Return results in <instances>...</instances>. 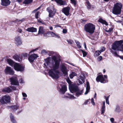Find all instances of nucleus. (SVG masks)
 <instances>
[{"label":"nucleus","instance_id":"49","mask_svg":"<svg viewBox=\"0 0 123 123\" xmlns=\"http://www.w3.org/2000/svg\"><path fill=\"white\" fill-rule=\"evenodd\" d=\"M102 59V57L101 56H99L98 59L97 60L99 61H101Z\"/></svg>","mask_w":123,"mask_h":123},{"label":"nucleus","instance_id":"2","mask_svg":"<svg viewBox=\"0 0 123 123\" xmlns=\"http://www.w3.org/2000/svg\"><path fill=\"white\" fill-rule=\"evenodd\" d=\"M84 29L86 32L88 33L86 34V36L89 38L91 39V36L94 32L95 29V26L92 23H87L85 25Z\"/></svg>","mask_w":123,"mask_h":123},{"label":"nucleus","instance_id":"57","mask_svg":"<svg viewBox=\"0 0 123 123\" xmlns=\"http://www.w3.org/2000/svg\"><path fill=\"white\" fill-rule=\"evenodd\" d=\"M62 32L64 34L66 33L67 32V30L66 29H63V30Z\"/></svg>","mask_w":123,"mask_h":123},{"label":"nucleus","instance_id":"52","mask_svg":"<svg viewBox=\"0 0 123 123\" xmlns=\"http://www.w3.org/2000/svg\"><path fill=\"white\" fill-rule=\"evenodd\" d=\"M105 47H103L101 48V50L99 51H100V52H101H101H103L105 51Z\"/></svg>","mask_w":123,"mask_h":123},{"label":"nucleus","instance_id":"16","mask_svg":"<svg viewBox=\"0 0 123 123\" xmlns=\"http://www.w3.org/2000/svg\"><path fill=\"white\" fill-rule=\"evenodd\" d=\"M1 5L3 6H7L10 4V1L9 0H1Z\"/></svg>","mask_w":123,"mask_h":123},{"label":"nucleus","instance_id":"62","mask_svg":"<svg viewBox=\"0 0 123 123\" xmlns=\"http://www.w3.org/2000/svg\"><path fill=\"white\" fill-rule=\"evenodd\" d=\"M55 37L57 38H60V36L58 34H55Z\"/></svg>","mask_w":123,"mask_h":123},{"label":"nucleus","instance_id":"13","mask_svg":"<svg viewBox=\"0 0 123 123\" xmlns=\"http://www.w3.org/2000/svg\"><path fill=\"white\" fill-rule=\"evenodd\" d=\"M69 89L71 92H76L79 91L78 87L75 85L72 84L69 87Z\"/></svg>","mask_w":123,"mask_h":123},{"label":"nucleus","instance_id":"51","mask_svg":"<svg viewBox=\"0 0 123 123\" xmlns=\"http://www.w3.org/2000/svg\"><path fill=\"white\" fill-rule=\"evenodd\" d=\"M67 81L69 84H71L72 83V82L69 78L67 79Z\"/></svg>","mask_w":123,"mask_h":123},{"label":"nucleus","instance_id":"20","mask_svg":"<svg viewBox=\"0 0 123 123\" xmlns=\"http://www.w3.org/2000/svg\"><path fill=\"white\" fill-rule=\"evenodd\" d=\"M26 30L29 32H33L37 31V29L36 28L31 27L28 28Z\"/></svg>","mask_w":123,"mask_h":123},{"label":"nucleus","instance_id":"53","mask_svg":"<svg viewBox=\"0 0 123 123\" xmlns=\"http://www.w3.org/2000/svg\"><path fill=\"white\" fill-rule=\"evenodd\" d=\"M38 48H36V49H35L32 50L30 51V53H31L32 52H34L35 51H36L37 50H38Z\"/></svg>","mask_w":123,"mask_h":123},{"label":"nucleus","instance_id":"36","mask_svg":"<svg viewBox=\"0 0 123 123\" xmlns=\"http://www.w3.org/2000/svg\"><path fill=\"white\" fill-rule=\"evenodd\" d=\"M101 53V52L99 51H95L94 55L96 56H99Z\"/></svg>","mask_w":123,"mask_h":123},{"label":"nucleus","instance_id":"58","mask_svg":"<svg viewBox=\"0 0 123 123\" xmlns=\"http://www.w3.org/2000/svg\"><path fill=\"white\" fill-rule=\"evenodd\" d=\"M17 31L19 33H21L22 32V30L21 29L19 28H18Z\"/></svg>","mask_w":123,"mask_h":123},{"label":"nucleus","instance_id":"28","mask_svg":"<svg viewBox=\"0 0 123 123\" xmlns=\"http://www.w3.org/2000/svg\"><path fill=\"white\" fill-rule=\"evenodd\" d=\"M32 1V0H25L23 3L25 4L28 5L31 3Z\"/></svg>","mask_w":123,"mask_h":123},{"label":"nucleus","instance_id":"47","mask_svg":"<svg viewBox=\"0 0 123 123\" xmlns=\"http://www.w3.org/2000/svg\"><path fill=\"white\" fill-rule=\"evenodd\" d=\"M22 55L23 56V57H27L28 55V54L27 53H23L22 54Z\"/></svg>","mask_w":123,"mask_h":123},{"label":"nucleus","instance_id":"8","mask_svg":"<svg viewBox=\"0 0 123 123\" xmlns=\"http://www.w3.org/2000/svg\"><path fill=\"white\" fill-rule=\"evenodd\" d=\"M9 80L11 82V84L14 86H19V82L17 78L16 77H12L10 78Z\"/></svg>","mask_w":123,"mask_h":123},{"label":"nucleus","instance_id":"61","mask_svg":"<svg viewBox=\"0 0 123 123\" xmlns=\"http://www.w3.org/2000/svg\"><path fill=\"white\" fill-rule=\"evenodd\" d=\"M22 94L23 96L24 97H27V95L25 93H24V92L22 93Z\"/></svg>","mask_w":123,"mask_h":123},{"label":"nucleus","instance_id":"26","mask_svg":"<svg viewBox=\"0 0 123 123\" xmlns=\"http://www.w3.org/2000/svg\"><path fill=\"white\" fill-rule=\"evenodd\" d=\"M13 58L15 60L18 61V62L20 60V56L17 54H15L13 56Z\"/></svg>","mask_w":123,"mask_h":123},{"label":"nucleus","instance_id":"31","mask_svg":"<svg viewBox=\"0 0 123 123\" xmlns=\"http://www.w3.org/2000/svg\"><path fill=\"white\" fill-rule=\"evenodd\" d=\"M77 75V74L74 72H72L69 75V77L71 79H72L74 76Z\"/></svg>","mask_w":123,"mask_h":123},{"label":"nucleus","instance_id":"10","mask_svg":"<svg viewBox=\"0 0 123 123\" xmlns=\"http://www.w3.org/2000/svg\"><path fill=\"white\" fill-rule=\"evenodd\" d=\"M96 80L97 82H100L101 83H105L107 82L108 80H105L103 77V75H99L97 77Z\"/></svg>","mask_w":123,"mask_h":123},{"label":"nucleus","instance_id":"29","mask_svg":"<svg viewBox=\"0 0 123 123\" xmlns=\"http://www.w3.org/2000/svg\"><path fill=\"white\" fill-rule=\"evenodd\" d=\"M83 90H82L80 91H77L75 95L76 97H78L80 95H81L83 93Z\"/></svg>","mask_w":123,"mask_h":123},{"label":"nucleus","instance_id":"32","mask_svg":"<svg viewBox=\"0 0 123 123\" xmlns=\"http://www.w3.org/2000/svg\"><path fill=\"white\" fill-rule=\"evenodd\" d=\"M80 50L81 51L82 53L83 57H85L87 55V53L86 52L82 49H80Z\"/></svg>","mask_w":123,"mask_h":123},{"label":"nucleus","instance_id":"3","mask_svg":"<svg viewBox=\"0 0 123 123\" xmlns=\"http://www.w3.org/2000/svg\"><path fill=\"white\" fill-rule=\"evenodd\" d=\"M122 6L121 3H117L114 5L112 9V13L114 14L118 15L120 14Z\"/></svg>","mask_w":123,"mask_h":123},{"label":"nucleus","instance_id":"43","mask_svg":"<svg viewBox=\"0 0 123 123\" xmlns=\"http://www.w3.org/2000/svg\"><path fill=\"white\" fill-rule=\"evenodd\" d=\"M41 8V6H39L37 8L35 9V10H34L33 11H32V13H35V12H37L38 10L39 9Z\"/></svg>","mask_w":123,"mask_h":123},{"label":"nucleus","instance_id":"4","mask_svg":"<svg viewBox=\"0 0 123 123\" xmlns=\"http://www.w3.org/2000/svg\"><path fill=\"white\" fill-rule=\"evenodd\" d=\"M46 10L49 13V17L50 18H53L57 12V10L54 6H50L47 8Z\"/></svg>","mask_w":123,"mask_h":123},{"label":"nucleus","instance_id":"38","mask_svg":"<svg viewBox=\"0 0 123 123\" xmlns=\"http://www.w3.org/2000/svg\"><path fill=\"white\" fill-rule=\"evenodd\" d=\"M115 111L117 112H119L121 111L120 108L119 106H117L116 108Z\"/></svg>","mask_w":123,"mask_h":123},{"label":"nucleus","instance_id":"35","mask_svg":"<svg viewBox=\"0 0 123 123\" xmlns=\"http://www.w3.org/2000/svg\"><path fill=\"white\" fill-rule=\"evenodd\" d=\"M86 89L89 90L90 89V87L89 85V82L88 81H87L86 82Z\"/></svg>","mask_w":123,"mask_h":123},{"label":"nucleus","instance_id":"22","mask_svg":"<svg viewBox=\"0 0 123 123\" xmlns=\"http://www.w3.org/2000/svg\"><path fill=\"white\" fill-rule=\"evenodd\" d=\"M44 29L43 27V26H40L39 28V30L38 31V34H44Z\"/></svg>","mask_w":123,"mask_h":123},{"label":"nucleus","instance_id":"19","mask_svg":"<svg viewBox=\"0 0 123 123\" xmlns=\"http://www.w3.org/2000/svg\"><path fill=\"white\" fill-rule=\"evenodd\" d=\"M67 91V87L66 85H64L62 86L60 89V92L62 94H64Z\"/></svg>","mask_w":123,"mask_h":123},{"label":"nucleus","instance_id":"12","mask_svg":"<svg viewBox=\"0 0 123 123\" xmlns=\"http://www.w3.org/2000/svg\"><path fill=\"white\" fill-rule=\"evenodd\" d=\"M38 57V56L37 54L34 53L31 55L29 57L28 59L29 62L31 63L33 62L34 60Z\"/></svg>","mask_w":123,"mask_h":123},{"label":"nucleus","instance_id":"59","mask_svg":"<svg viewBox=\"0 0 123 123\" xmlns=\"http://www.w3.org/2000/svg\"><path fill=\"white\" fill-rule=\"evenodd\" d=\"M91 102L92 105H95V103L94 101V99L93 98H92L91 99Z\"/></svg>","mask_w":123,"mask_h":123},{"label":"nucleus","instance_id":"37","mask_svg":"<svg viewBox=\"0 0 123 123\" xmlns=\"http://www.w3.org/2000/svg\"><path fill=\"white\" fill-rule=\"evenodd\" d=\"M105 111V107L102 106L101 110V114H103L104 113Z\"/></svg>","mask_w":123,"mask_h":123},{"label":"nucleus","instance_id":"7","mask_svg":"<svg viewBox=\"0 0 123 123\" xmlns=\"http://www.w3.org/2000/svg\"><path fill=\"white\" fill-rule=\"evenodd\" d=\"M14 70L17 71H23L25 69V67L22 64L16 62L13 66Z\"/></svg>","mask_w":123,"mask_h":123},{"label":"nucleus","instance_id":"54","mask_svg":"<svg viewBox=\"0 0 123 123\" xmlns=\"http://www.w3.org/2000/svg\"><path fill=\"white\" fill-rule=\"evenodd\" d=\"M50 35H51L52 37H55V33L54 32H53L51 31L50 33Z\"/></svg>","mask_w":123,"mask_h":123},{"label":"nucleus","instance_id":"55","mask_svg":"<svg viewBox=\"0 0 123 123\" xmlns=\"http://www.w3.org/2000/svg\"><path fill=\"white\" fill-rule=\"evenodd\" d=\"M113 28H109L108 30H106V31L107 32H111L113 30Z\"/></svg>","mask_w":123,"mask_h":123},{"label":"nucleus","instance_id":"18","mask_svg":"<svg viewBox=\"0 0 123 123\" xmlns=\"http://www.w3.org/2000/svg\"><path fill=\"white\" fill-rule=\"evenodd\" d=\"M6 61L12 67H13L15 63L16 62L10 58H7Z\"/></svg>","mask_w":123,"mask_h":123},{"label":"nucleus","instance_id":"60","mask_svg":"<svg viewBox=\"0 0 123 123\" xmlns=\"http://www.w3.org/2000/svg\"><path fill=\"white\" fill-rule=\"evenodd\" d=\"M41 53L42 54L44 53L46 54L47 52L45 50L43 49L42 50Z\"/></svg>","mask_w":123,"mask_h":123},{"label":"nucleus","instance_id":"9","mask_svg":"<svg viewBox=\"0 0 123 123\" xmlns=\"http://www.w3.org/2000/svg\"><path fill=\"white\" fill-rule=\"evenodd\" d=\"M5 73L6 74L12 75L14 74V72L12 68L7 66L4 70Z\"/></svg>","mask_w":123,"mask_h":123},{"label":"nucleus","instance_id":"34","mask_svg":"<svg viewBox=\"0 0 123 123\" xmlns=\"http://www.w3.org/2000/svg\"><path fill=\"white\" fill-rule=\"evenodd\" d=\"M75 42L76 43L77 47L79 48H81V46L80 45V43L78 41L75 40Z\"/></svg>","mask_w":123,"mask_h":123},{"label":"nucleus","instance_id":"40","mask_svg":"<svg viewBox=\"0 0 123 123\" xmlns=\"http://www.w3.org/2000/svg\"><path fill=\"white\" fill-rule=\"evenodd\" d=\"M67 41L68 43L70 45L72 44L74 42L71 39H67Z\"/></svg>","mask_w":123,"mask_h":123},{"label":"nucleus","instance_id":"5","mask_svg":"<svg viewBox=\"0 0 123 123\" xmlns=\"http://www.w3.org/2000/svg\"><path fill=\"white\" fill-rule=\"evenodd\" d=\"M123 43V40L115 41L112 44L111 49L114 50L118 51L120 46Z\"/></svg>","mask_w":123,"mask_h":123},{"label":"nucleus","instance_id":"39","mask_svg":"<svg viewBox=\"0 0 123 123\" xmlns=\"http://www.w3.org/2000/svg\"><path fill=\"white\" fill-rule=\"evenodd\" d=\"M110 96V95H109L107 97H106V96H105V101L106 103L108 104V105L109 104V97Z\"/></svg>","mask_w":123,"mask_h":123},{"label":"nucleus","instance_id":"27","mask_svg":"<svg viewBox=\"0 0 123 123\" xmlns=\"http://www.w3.org/2000/svg\"><path fill=\"white\" fill-rule=\"evenodd\" d=\"M86 3L87 5V7L88 9H90L91 7V5L88 0H86Z\"/></svg>","mask_w":123,"mask_h":123},{"label":"nucleus","instance_id":"64","mask_svg":"<svg viewBox=\"0 0 123 123\" xmlns=\"http://www.w3.org/2000/svg\"><path fill=\"white\" fill-rule=\"evenodd\" d=\"M110 120L111 122H112V123L114 121V119L113 118H110Z\"/></svg>","mask_w":123,"mask_h":123},{"label":"nucleus","instance_id":"1","mask_svg":"<svg viewBox=\"0 0 123 123\" xmlns=\"http://www.w3.org/2000/svg\"><path fill=\"white\" fill-rule=\"evenodd\" d=\"M52 59L54 61L55 64L53 67V69L49 70L48 73L53 78L57 79L59 77L60 72L57 69L59 68L61 60L60 58L57 59L56 57L54 55L52 57Z\"/></svg>","mask_w":123,"mask_h":123},{"label":"nucleus","instance_id":"42","mask_svg":"<svg viewBox=\"0 0 123 123\" xmlns=\"http://www.w3.org/2000/svg\"><path fill=\"white\" fill-rule=\"evenodd\" d=\"M49 57L47 58L46 59H45V61L47 64H49L50 62Z\"/></svg>","mask_w":123,"mask_h":123},{"label":"nucleus","instance_id":"33","mask_svg":"<svg viewBox=\"0 0 123 123\" xmlns=\"http://www.w3.org/2000/svg\"><path fill=\"white\" fill-rule=\"evenodd\" d=\"M111 52L113 54H114V55L116 57H118L119 56V55L117 54V52L116 51H114L113 50H111Z\"/></svg>","mask_w":123,"mask_h":123},{"label":"nucleus","instance_id":"21","mask_svg":"<svg viewBox=\"0 0 123 123\" xmlns=\"http://www.w3.org/2000/svg\"><path fill=\"white\" fill-rule=\"evenodd\" d=\"M8 107L10 108L12 110L15 111L18 108L19 106L18 105H16L9 106Z\"/></svg>","mask_w":123,"mask_h":123},{"label":"nucleus","instance_id":"17","mask_svg":"<svg viewBox=\"0 0 123 123\" xmlns=\"http://www.w3.org/2000/svg\"><path fill=\"white\" fill-rule=\"evenodd\" d=\"M2 91L3 93H10L12 91V90L9 87H6L3 88Z\"/></svg>","mask_w":123,"mask_h":123},{"label":"nucleus","instance_id":"23","mask_svg":"<svg viewBox=\"0 0 123 123\" xmlns=\"http://www.w3.org/2000/svg\"><path fill=\"white\" fill-rule=\"evenodd\" d=\"M98 22L101 23L103 24H104L106 25H108V23L105 20H103L101 18H100L98 20Z\"/></svg>","mask_w":123,"mask_h":123},{"label":"nucleus","instance_id":"45","mask_svg":"<svg viewBox=\"0 0 123 123\" xmlns=\"http://www.w3.org/2000/svg\"><path fill=\"white\" fill-rule=\"evenodd\" d=\"M120 49L118 50L121 51L123 52V44H121V46H120Z\"/></svg>","mask_w":123,"mask_h":123},{"label":"nucleus","instance_id":"14","mask_svg":"<svg viewBox=\"0 0 123 123\" xmlns=\"http://www.w3.org/2000/svg\"><path fill=\"white\" fill-rule=\"evenodd\" d=\"M70 7H67L63 8L62 9V12L65 15L68 16L69 15V10Z\"/></svg>","mask_w":123,"mask_h":123},{"label":"nucleus","instance_id":"48","mask_svg":"<svg viewBox=\"0 0 123 123\" xmlns=\"http://www.w3.org/2000/svg\"><path fill=\"white\" fill-rule=\"evenodd\" d=\"M10 87L12 88L11 89L13 90H16V87L14 86H10Z\"/></svg>","mask_w":123,"mask_h":123},{"label":"nucleus","instance_id":"41","mask_svg":"<svg viewBox=\"0 0 123 123\" xmlns=\"http://www.w3.org/2000/svg\"><path fill=\"white\" fill-rule=\"evenodd\" d=\"M39 11L35 13V18L37 19L39 18Z\"/></svg>","mask_w":123,"mask_h":123},{"label":"nucleus","instance_id":"46","mask_svg":"<svg viewBox=\"0 0 123 123\" xmlns=\"http://www.w3.org/2000/svg\"><path fill=\"white\" fill-rule=\"evenodd\" d=\"M80 79L82 81L83 83H84L85 82V78L81 76H80Z\"/></svg>","mask_w":123,"mask_h":123},{"label":"nucleus","instance_id":"15","mask_svg":"<svg viewBox=\"0 0 123 123\" xmlns=\"http://www.w3.org/2000/svg\"><path fill=\"white\" fill-rule=\"evenodd\" d=\"M60 69L62 72L65 76H66L68 75L67 68L65 65L63 64L61 66Z\"/></svg>","mask_w":123,"mask_h":123},{"label":"nucleus","instance_id":"63","mask_svg":"<svg viewBox=\"0 0 123 123\" xmlns=\"http://www.w3.org/2000/svg\"><path fill=\"white\" fill-rule=\"evenodd\" d=\"M81 20L82 23H83L84 22H86L87 21L86 19H81Z\"/></svg>","mask_w":123,"mask_h":123},{"label":"nucleus","instance_id":"11","mask_svg":"<svg viewBox=\"0 0 123 123\" xmlns=\"http://www.w3.org/2000/svg\"><path fill=\"white\" fill-rule=\"evenodd\" d=\"M15 44L17 46H19L22 43V42L20 36H17L15 38Z\"/></svg>","mask_w":123,"mask_h":123},{"label":"nucleus","instance_id":"24","mask_svg":"<svg viewBox=\"0 0 123 123\" xmlns=\"http://www.w3.org/2000/svg\"><path fill=\"white\" fill-rule=\"evenodd\" d=\"M10 117L11 120L13 123H17L16 120L14 119V117L12 113L10 114Z\"/></svg>","mask_w":123,"mask_h":123},{"label":"nucleus","instance_id":"25","mask_svg":"<svg viewBox=\"0 0 123 123\" xmlns=\"http://www.w3.org/2000/svg\"><path fill=\"white\" fill-rule=\"evenodd\" d=\"M60 5H63L65 4L64 1L62 0H53Z\"/></svg>","mask_w":123,"mask_h":123},{"label":"nucleus","instance_id":"56","mask_svg":"<svg viewBox=\"0 0 123 123\" xmlns=\"http://www.w3.org/2000/svg\"><path fill=\"white\" fill-rule=\"evenodd\" d=\"M19 83H23L24 82L22 78L20 79L19 80Z\"/></svg>","mask_w":123,"mask_h":123},{"label":"nucleus","instance_id":"44","mask_svg":"<svg viewBox=\"0 0 123 123\" xmlns=\"http://www.w3.org/2000/svg\"><path fill=\"white\" fill-rule=\"evenodd\" d=\"M90 99H88L86 100L85 102H84V104L85 105H86L87 104H89L90 103Z\"/></svg>","mask_w":123,"mask_h":123},{"label":"nucleus","instance_id":"50","mask_svg":"<svg viewBox=\"0 0 123 123\" xmlns=\"http://www.w3.org/2000/svg\"><path fill=\"white\" fill-rule=\"evenodd\" d=\"M71 3L74 4V5H76V1L75 0H70Z\"/></svg>","mask_w":123,"mask_h":123},{"label":"nucleus","instance_id":"6","mask_svg":"<svg viewBox=\"0 0 123 123\" xmlns=\"http://www.w3.org/2000/svg\"><path fill=\"white\" fill-rule=\"evenodd\" d=\"M11 98L9 95H5L0 98V102L2 104H6L11 102Z\"/></svg>","mask_w":123,"mask_h":123},{"label":"nucleus","instance_id":"30","mask_svg":"<svg viewBox=\"0 0 123 123\" xmlns=\"http://www.w3.org/2000/svg\"><path fill=\"white\" fill-rule=\"evenodd\" d=\"M66 96H65V98H75L74 97H72L71 95L69 93H67L66 94Z\"/></svg>","mask_w":123,"mask_h":123}]
</instances>
